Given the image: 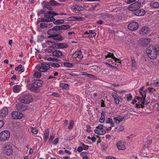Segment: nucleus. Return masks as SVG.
<instances>
[{"label":"nucleus","mask_w":159,"mask_h":159,"mask_svg":"<svg viewBox=\"0 0 159 159\" xmlns=\"http://www.w3.org/2000/svg\"><path fill=\"white\" fill-rule=\"evenodd\" d=\"M64 20H57L53 22V23L56 25H59L63 23Z\"/></svg>","instance_id":"c03bdc74"},{"label":"nucleus","mask_w":159,"mask_h":159,"mask_svg":"<svg viewBox=\"0 0 159 159\" xmlns=\"http://www.w3.org/2000/svg\"><path fill=\"white\" fill-rule=\"evenodd\" d=\"M16 108L18 110L24 111L27 109V107L25 105L21 103H18L16 105Z\"/></svg>","instance_id":"6ab92c4d"},{"label":"nucleus","mask_w":159,"mask_h":159,"mask_svg":"<svg viewBox=\"0 0 159 159\" xmlns=\"http://www.w3.org/2000/svg\"><path fill=\"white\" fill-rule=\"evenodd\" d=\"M50 96H54V97L58 98L60 97V95L57 93L56 92H53L50 95Z\"/></svg>","instance_id":"603ef678"},{"label":"nucleus","mask_w":159,"mask_h":159,"mask_svg":"<svg viewBox=\"0 0 159 159\" xmlns=\"http://www.w3.org/2000/svg\"><path fill=\"white\" fill-rule=\"evenodd\" d=\"M8 109L7 107H4L1 111V116L5 117L7 115Z\"/></svg>","instance_id":"b1692460"},{"label":"nucleus","mask_w":159,"mask_h":159,"mask_svg":"<svg viewBox=\"0 0 159 159\" xmlns=\"http://www.w3.org/2000/svg\"><path fill=\"white\" fill-rule=\"evenodd\" d=\"M118 130L120 131H122L124 130V128L123 126H120L118 128Z\"/></svg>","instance_id":"338daca9"},{"label":"nucleus","mask_w":159,"mask_h":159,"mask_svg":"<svg viewBox=\"0 0 159 159\" xmlns=\"http://www.w3.org/2000/svg\"><path fill=\"white\" fill-rule=\"evenodd\" d=\"M54 137H55L54 134H52L51 135L50 137L49 140L51 141L54 138Z\"/></svg>","instance_id":"69168bd1"},{"label":"nucleus","mask_w":159,"mask_h":159,"mask_svg":"<svg viewBox=\"0 0 159 159\" xmlns=\"http://www.w3.org/2000/svg\"><path fill=\"white\" fill-rule=\"evenodd\" d=\"M10 137L9 132L4 130L1 133V141H4L7 140Z\"/></svg>","instance_id":"0eeeda50"},{"label":"nucleus","mask_w":159,"mask_h":159,"mask_svg":"<svg viewBox=\"0 0 159 159\" xmlns=\"http://www.w3.org/2000/svg\"><path fill=\"white\" fill-rule=\"evenodd\" d=\"M31 131L32 133L35 134H37L38 133V130L36 128L33 127H31Z\"/></svg>","instance_id":"8fccbe9b"},{"label":"nucleus","mask_w":159,"mask_h":159,"mask_svg":"<svg viewBox=\"0 0 159 159\" xmlns=\"http://www.w3.org/2000/svg\"><path fill=\"white\" fill-rule=\"evenodd\" d=\"M150 32L149 28L146 27H144L141 28L139 31V33L142 35L147 34H149Z\"/></svg>","instance_id":"f3484780"},{"label":"nucleus","mask_w":159,"mask_h":159,"mask_svg":"<svg viewBox=\"0 0 159 159\" xmlns=\"http://www.w3.org/2000/svg\"><path fill=\"white\" fill-rule=\"evenodd\" d=\"M2 150L3 152L7 156H10L12 154L13 150L12 146L9 144H5L3 147Z\"/></svg>","instance_id":"20e7f679"},{"label":"nucleus","mask_w":159,"mask_h":159,"mask_svg":"<svg viewBox=\"0 0 159 159\" xmlns=\"http://www.w3.org/2000/svg\"><path fill=\"white\" fill-rule=\"evenodd\" d=\"M116 146L119 150H125V146L124 142L123 141H119L116 143Z\"/></svg>","instance_id":"dca6fc26"},{"label":"nucleus","mask_w":159,"mask_h":159,"mask_svg":"<svg viewBox=\"0 0 159 159\" xmlns=\"http://www.w3.org/2000/svg\"><path fill=\"white\" fill-rule=\"evenodd\" d=\"M83 150V149L81 146H79L77 148V151L79 152H81Z\"/></svg>","instance_id":"0e129e2a"},{"label":"nucleus","mask_w":159,"mask_h":159,"mask_svg":"<svg viewBox=\"0 0 159 159\" xmlns=\"http://www.w3.org/2000/svg\"><path fill=\"white\" fill-rule=\"evenodd\" d=\"M52 54L53 55L56 57H60L62 55V53L61 51L57 50L53 52Z\"/></svg>","instance_id":"c9c22d12"},{"label":"nucleus","mask_w":159,"mask_h":159,"mask_svg":"<svg viewBox=\"0 0 159 159\" xmlns=\"http://www.w3.org/2000/svg\"><path fill=\"white\" fill-rule=\"evenodd\" d=\"M50 66H52L55 68H58L60 66L59 64L57 62L55 63L54 62H51L50 63Z\"/></svg>","instance_id":"37998d69"},{"label":"nucleus","mask_w":159,"mask_h":159,"mask_svg":"<svg viewBox=\"0 0 159 159\" xmlns=\"http://www.w3.org/2000/svg\"><path fill=\"white\" fill-rule=\"evenodd\" d=\"M105 58L107 59L108 58H111L114 60H119V59L116 58L113 53L109 52L108 54L107 55L105 56Z\"/></svg>","instance_id":"7c9ffc66"},{"label":"nucleus","mask_w":159,"mask_h":159,"mask_svg":"<svg viewBox=\"0 0 159 159\" xmlns=\"http://www.w3.org/2000/svg\"><path fill=\"white\" fill-rule=\"evenodd\" d=\"M80 145L81 146H82L83 150H87L88 149V148H89V146L86 145H85L84 143H80Z\"/></svg>","instance_id":"a18cd8bd"},{"label":"nucleus","mask_w":159,"mask_h":159,"mask_svg":"<svg viewBox=\"0 0 159 159\" xmlns=\"http://www.w3.org/2000/svg\"><path fill=\"white\" fill-rule=\"evenodd\" d=\"M44 18L43 19V20L44 22H49L55 20L54 18L52 15L51 11H48L44 15Z\"/></svg>","instance_id":"6e6552de"},{"label":"nucleus","mask_w":159,"mask_h":159,"mask_svg":"<svg viewBox=\"0 0 159 159\" xmlns=\"http://www.w3.org/2000/svg\"><path fill=\"white\" fill-rule=\"evenodd\" d=\"M139 28V24L136 22H133L129 24L128 25V28L131 31L136 30Z\"/></svg>","instance_id":"f8f14e48"},{"label":"nucleus","mask_w":159,"mask_h":159,"mask_svg":"<svg viewBox=\"0 0 159 159\" xmlns=\"http://www.w3.org/2000/svg\"><path fill=\"white\" fill-rule=\"evenodd\" d=\"M86 128H87L86 131L87 132H90L92 131L91 130V127L90 126L87 125L86 126Z\"/></svg>","instance_id":"bf43d9fd"},{"label":"nucleus","mask_w":159,"mask_h":159,"mask_svg":"<svg viewBox=\"0 0 159 159\" xmlns=\"http://www.w3.org/2000/svg\"><path fill=\"white\" fill-rule=\"evenodd\" d=\"M15 70L18 72H23L25 71L24 68L21 65H19L18 67H16Z\"/></svg>","instance_id":"4c0bfd02"},{"label":"nucleus","mask_w":159,"mask_h":159,"mask_svg":"<svg viewBox=\"0 0 159 159\" xmlns=\"http://www.w3.org/2000/svg\"><path fill=\"white\" fill-rule=\"evenodd\" d=\"M24 116V115L19 112L14 111L11 114V117L14 119H20Z\"/></svg>","instance_id":"9d476101"},{"label":"nucleus","mask_w":159,"mask_h":159,"mask_svg":"<svg viewBox=\"0 0 159 159\" xmlns=\"http://www.w3.org/2000/svg\"><path fill=\"white\" fill-rule=\"evenodd\" d=\"M74 124V121L71 120L70 121V123L69 125L68 126V128L69 129H71L73 127V125Z\"/></svg>","instance_id":"864d4df0"},{"label":"nucleus","mask_w":159,"mask_h":159,"mask_svg":"<svg viewBox=\"0 0 159 159\" xmlns=\"http://www.w3.org/2000/svg\"><path fill=\"white\" fill-rule=\"evenodd\" d=\"M132 70H134L136 68V63L135 62V60H132Z\"/></svg>","instance_id":"5fc2aeb1"},{"label":"nucleus","mask_w":159,"mask_h":159,"mask_svg":"<svg viewBox=\"0 0 159 159\" xmlns=\"http://www.w3.org/2000/svg\"><path fill=\"white\" fill-rule=\"evenodd\" d=\"M50 4L53 6H58L60 5L59 3L57 2L54 0H51L49 1Z\"/></svg>","instance_id":"58836bf2"},{"label":"nucleus","mask_w":159,"mask_h":159,"mask_svg":"<svg viewBox=\"0 0 159 159\" xmlns=\"http://www.w3.org/2000/svg\"><path fill=\"white\" fill-rule=\"evenodd\" d=\"M113 120L111 118H108L106 120V123L110 124L111 122H112Z\"/></svg>","instance_id":"680f3d73"},{"label":"nucleus","mask_w":159,"mask_h":159,"mask_svg":"<svg viewBox=\"0 0 159 159\" xmlns=\"http://www.w3.org/2000/svg\"><path fill=\"white\" fill-rule=\"evenodd\" d=\"M141 6V4L140 2H136L130 5L128 7V9L131 11H135L139 9Z\"/></svg>","instance_id":"1a4fd4ad"},{"label":"nucleus","mask_w":159,"mask_h":159,"mask_svg":"<svg viewBox=\"0 0 159 159\" xmlns=\"http://www.w3.org/2000/svg\"><path fill=\"white\" fill-rule=\"evenodd\" d=\"M126 96L127 100L128 101H129L132 99V97L131 94L129 93L126 95Z\"/></svg>","instance_id":"3c124183"},{"label":"nucleus","mask_w":159,"mask_h":159,"mask_svg":"<svg viewBox=\"0 0 159 159\" xmlns=\"http://www.w3.org/2000/svg\"><path fill=\"white\" fill-rule=\"evenodd\" d=\"M54 46V45H52L50 46H49V48L46 49V51L49 53L51 52L52 50L55 49Z\"/></svg>","instance_id":"de8ad7c7"},{"label":"nucleus","mask_w":159,"mask_h":159,"mask_svg":"<svg viewBox=\"0 0 159 159\" xmlns=\"http://www.w3.org/2000/svg\"><path fill=\"white\" fill-rule=\"evenodd\" d=\"M124 118L121 116L114 117L113 118L114 121L116 124H119L121 121H122Z\"/></svg>","instance_id":"c85d7f7f"},{"label":"nucleus","mask_w":159,"mask_h":159,"mask_svg":"<svg viewBox=\"0 0 159 159\" xmlns=\"http://www.w3.org/2000/svg\"><path fill=\"white\" fill-rule=\"evenodd\" d=\"M155 106L157 107V110L159 111V103H156L155 104Z\"/></svg>","instance_id":"774afa93"},{"label":"nucleus","mask_w":159,"mask_h":159,"mask_svg":"<svg viewBox=\"0 0 159 159\" xmlns=\"http://www.w3.org/2000/svg\"><path fill=\"white\" fill-rule=\"evenodd\" d=\"M59 139L58 138H56L52 143L54 145H57L59 141Z\"/></svg>","instance_id":"4d7b16f0"},{"label":"nucleus","mask_w":159,"mask_h":159,"mask_svg":"<svg viewBox=\"0 0 159 159\" xmlns=\"http://www.w3.org/2000/svg\"><path fill=\"white\" fill-rule=\"evenodd\" d=\"M59 86L63 89H69V85L67 84L64 83H60L59 84Z\"/></svg>","instance_id":"e433bc0d"},{"label":"nucleus","mask_w":159,"mask_h":159,"mask_svg":"<svg viewBox=\"0 0 159 159\" xmlns=\"http://www.w3.org/2000/svg\"><path fill=\"white\" fill-rule=\"evenodd\" d=\"M89 33V37L90 38H93L96 35V33L93 30H90Z\"/></svg>","instance_id":"79ce46f5"},{"label":"nucleus","mask_w":159,"mask_h":159,"mask_svg":"<svg viewBox=\"0 0 159 159\" xmlns=\"http://www.w3.org/2000/svg\"><path fill=\"white\" fill-rule=\"evenodd\" d=\"M106 158V159H117L116 158L111 156H107Z\"/></svg>","instance_id":"e2e57ef3"},{"label":"nucleus","mask_w":159,"mask_h":159,"mask_svg":"<svg viewBox=\"0 0 159 159\" xmlns=\"http://www.w3.org/2000/svg\"><path fill=\"white\" fill-rule=\"evenodd\" d=\"M136 0H125V2L128 4H129L132 2L136 1Z\"/></svg>","instance_id":"13d9d810"},{"label":"nucleus","mask_w":159,"mask_h":159,"mask_svg":"<svg viewBox=\"0 0 159 159\" xmlns=\"http://www.w3.org/2000/svg\"><path fill=\"white\" fill-rule=\"evenodd\" d=\"M112 96L114 98L116 104H118L120 102H121L123 100V99L121 97H119L115 93H112Z\"/></svg>","instance_id":"ddd939ff"},{"label":"nucleus","mask_w":159,"mask_h":159,"mask_svg":"<svg viewBox=\"0 0 159 159\" xmlns=\"http://www.w3.org/2000/svg\"><path fill=\"white\" fill-rule=\"evenodd\" d=\"M34 75L36 78H39L41 76V74L38 71H35L34 73Z\"/></svg>","instance_id":"09e8293b"},{"label":"nucleus","mask_w":159,"mask_h":159,"mask_svg":"<svg viewBox=\"0 0 159 159\" xmlns=\"http://www.w3.org/2000/svg\"><path fill=\"white\" fill-rule=\"evenodd\" d=\"M19 100L22 103L28 104L32 101L33 98L32 96L30 94H28L24 95Z\"/></svg>","instance_id":"39448f33"},{"label":"nucleus","mask_w":159,"mask_h":159,"mask_svg":"<svg viewBox=\"0 0 159 159\" xmlns=\"http://www.w3.org/2000/svg\"><path fill=\"white\" fill-rule=\"evenodd\" d=\"M151 39L147 38H141L138 41V43L141 45L145 46L150 42Z\"/></svg>","instance_id":"9b49d317"},{"label":"nucleus","mask_w":159,"mask_h":159,"mask_svg":"<svg viewBox=\"0 0 159 159\" xmlns=\"http://www.w3.org/2000/svg\"><path fill=\"white\" fill-rule=\"evenodd\" d=\"M150 6L152 8H158L159 7V2L154 1L151 2L150 3Z\"/></svg>","instance_id":"bb28decb"},{"label":"nucleus","mask_w":159,"mask_h":159,"mask_svg":"<svg viewBox=\"0 0 159 159\" xmlns=\"http://www.w3.org/2000/svg\"><path fill=\"white\" fill-rule=\"evenodd\" d=\"M36 67L40 72H43L47 71L50 67L49 64L43 63L41 65H36Z\"/></svg>","instance_id":"423d86ee"},{"label":"nucleus","mask_w":159,"mask_h":159,"mask_svg":"<svg viewBox=\"0 0 159 159\" xmlns=\"http://www.w3.org/2000/svg\"><path fill=\"white\" fill-rule=\"evenodd\" d=\"M148 91L150 93H153L156 91L155 89L152 87L148 88Z\"/></svg>","instance_id":"6e6d98bb"},{"label":"nucleus","mask_w":159,"mask_h":159,"mask_svg":"<svg viewBox=\"0 0 159 159\" xmlns=\"http://www.w3.org/2000/svg\"><path fill=\"white\" fill-rule=\"evenodd\" d=\"M134 14L136 16H142L145 14V11L143 9H140L134 12Z\"/></svg>","instance_id":"412c9836"},{"label":"nucleus","mask_w":159,"mask_h":159,"mask_svg":"<svg viewBox=\"0 0 159 159\" xmlns=\"http://www.w3.org/2000/svg\"><path fill=\"white\" fill-rule=\"evenodd\" d=\"M111 129V127H104L102 125L100 124L96 127L93 131L95 134L98 135H102L106 133V130H110Z\"/></svg>","instance_id":"f03ea898"},{"label":"nucleus","mask_w":159,"mask_h":159,"mask_svg":"<svg viewBox=\"0 0 159 159\" xmlns=\"http://www.w3.org/2000/svg\"><path fill=\"white\" fill-rule=\"evenodd\" d=\"M49 133V131L48 129H46L44 132L43 139L45 142H46L48 139Z\"/></svg>","instance_id":"c756f323"},{"label":"nucleus","mask_w":159,"mask_h":159,"mask_svg":"<svg viewBox=\"0 0 159 159\" xmlns=\"http://www.w3.org/2000/svg\"><path fill=\"white\" fill-rule=\"evenodd\" d=\"M67 20L69 21H79L81 20L82 18L80 16H72L68 17Z\"/></svg>","instance_id":"a878e982"},{"label":"nucleus","mask_w":159,"mask_h":159,"mask_svg":"<svg viewBox=\"0 0 159 159\" xmlns=\"http://www.w3.org/2000/svg\"><path fill=\"white\" fill-rule=\"evenodd\" d=\"M52 23H45L43 22L41 23L40 24V27L41 28H50L52 27Z\"/></svg>","instance_id":"5701e85b"},{"label":"nucleus","mask_w":159,"mask_h":159,"mask_svg":"<svg viewBox=\"0 0 159 159\" xmlns=\"http://www.w3.org/2000/svg\"><path fill=\"white\" fill-rule=\"evenodd\" d=\"M55 47L58 49H63L66 48L68 47V45L65 43H57L54 44Z\"/></svg>","instance_id":"4468645a"},{"label":"nucleus","mask_w":159,"mask_h":159,"mask_svg":"<svg viewBox=\"0 0 159 159\" xmlns=\"http://www.w3.org/2000/svg\"><path fill=\"white\" fill-rule=\"evenodd\" d=\"M71 9L72 10H75L79 11L85 10V8L83 7H80L76 5H73L71 6Z\"/></svg>","instance_id":"aec40b11"},{"label":"nucleus","mask_w":159,"mask_h":159,"mask_svg":"<svg viewBox=\"0 0 159 159\" xmlns=\"http://www.w3.org/2000/svg\"><path fill=\"white\" fill-rule=\"evenodd\" d=\"M21 86L20 85H16L13 87V91L14 93L19 92Z\"/></svg>","instance_id":"72a5a7b5"},{"label":"nucleus","mask_w":159,"mask_h":159,"mask_svg":"<svg viewBox=\"0 0 159 159\" xmlns=\"http://www.w3.org/2000/svg\"><path fill=\"white\" fill-rule=\"evenodd\" d=\"M105 112L102 111L101 113V116L99 119V121L101 123H103L105 120Z\"/></svg>","instance_id":"f704fd0d"},{"label":"nucleus","mask_w":159,"mask_h":159,"mask_svg":"<svg viewBox=\"0 0 159 159\" xmlns=\"http://www.w3.org/2000/svg\"><path fill=\"white\" fill-rule=\"evenodd\" d=\"M146 52L150 59L153 60L156 59L157 54H159V45H150L147 48Z\"/></svg>","instance_id":"f257e3e1"},{"label":"nucleus","mask_w":159,"mask_h":159,"mask_svg":"<svg viewBox=\"0 0 159 159\" xmlns=\"http://www.w3.org/2000/svg\"><path fill=\"white\" fill-rule=\"evenodd\" d=\"M147 92V90L144 89V87H142L140 89L139 93L142 96V99H143V101H144V99L146 97V93Z\"/></svg>","instance_id":"a211bd4d"},{"label":"nucleus","mask_w":159,"mask_h":159,"mask_svg":"<svg viewBox=\"0 0 159 159\" xmlns=\"http://www.w3.org/2000/svg\"><path fill=\"white\" fill-rule=\"evenodd\" d=\"M64 66L66 67L72 68L73 66V64L72 63L69 62H65L64 64Z\"/></svg>","instance_id":"49530a36"},{"label":"nucleus","mask_w":159,"mask_h":159,"mask_svg":"<svg viewBox=\"0 0 159 159\" xmlns=\"http://www.w3.org/2000/svg\"><path fill=\"white\" fill-rule=\"evenodd\" d=\"M56 28H57V29L59 30H66L69 29L70 26L68 25H63L60 26H56Z\"/></svg>","instance_id":"cd10ccee"},{"label":"nucleus","mask_w":159,"mask_h":159,"mask_svg":"<svg viewBox=\"0 0 159 159\" xmlns=\"http://www.w3.org/2000/svg\"><path fill=\"white\" fill-rule=\"evenodd\" d=\"M52 37L53 39L58 40L59 41L62 40L61 35L60 34L54 35Z\"/></svg>","instance_id":"2f4dec72"},{"label":"nucleus","mask_w":159,"mask_h":159,"mask_svg":"<svg viewBox=\"0 0 159 159\" xmlns=\"http://www.w3.org/2000/svg\"><path fill=\"white\" fill-rule=\"evenodd\" d=\"M82 74H80L81 75H85L87 76H88L90 78H91L92 79H93L94 80H96L97 79V78L96 76H94V75H92L90 74H89L86 72H82L81 73Z\"/></svg>","instance_id":"473e14b6"},{"label":"nucleus","mask_w":159,"mask_h":159,"mask_svg":"<svg viewBox=\"0 0 159 159\" xmlns=\"http://www.w3.org/2000/svg\"><path fill=\"white\" fill-rule=\"evenodd\" d=\"M80 155L82 157V159H89V157L87 156L86 152H82L81 153Z\"/></svg>","instance_id":"a19ab883"},{"label":"nucleus","mask_w":159,"mask_h":159,"mask_svg":"<svg viewBox=\"0 0 159 159\" xmlns=\"http://www.w3.org/2000/svg\"><path fill=\"white\" fill-rule=\"evenodd\" d=\"M142 100L143 101H142V104H138V103H136V107L137 108H138V107H141L142 108H143L144 107V105H147L148 104V103H145V102H144V101H143V100L142 99Z\"/></svg>","instance_id":"ea45409f"},{"label":"nucleus","mask_w":159,"mask_h":159,"mask_svg":"<svg viewBox=\"0 0 159 159\" xmlns=\"http://www.w3.org/2000/svg\"><path fill=\"white\" fill-rule=\"evenodd\" d=\"M55 44V42L51 41H47L46 42L42 43V45L43 48H46V47H49V45H54Z\"/></svg>","instance_id":"393cba45"},{"label":"nucleus","mask_w":159,"mask_h":159,"mask_svg":"<svg viewBox=\"0 0 159 159\" xmlns=\"http://www.w3.org/2000/svg\"><path fill=\"white\" fill-rule=\"evenodd\" d=\"M42 82L39 80H34L32 84H27V88L32 91H35L37 89L40 87L42 85Z\"/></svg>","instance_id":"7ed1b4c3"},{"label":"nucleus","mask_w":159,"mask_h":159,"mask_svg":"<svg viewBox=\"0 0 159 159\" xmlns=\"http://www.w3.org/2000/svg\"><path fill=\"white\" fill-rule=\"evenodd\" d=\"M83 57V56L81 50L75 52L72 56V58L74 59L76 58L80 59Z\"/></svg>","instance_id":"2eb2a0df"},{"label":"nucleus","mask_w":159,"mask_h":159,"mask_svg":"<svg viewBox=\"0 0 159 159\" xmlns=\"http://www.w3.org/2000/svg\"><path fill=\"white\" fill-rule=\"evenodd\" d=\"M69 74L70 75L73 76H77L81 75L80 74H78L73 73H69Z\"/></svg>","instance_id":"052dcab7"},{"label":"nucleus","mask_w":159,"mask_h":159,"mask_svg":"<svg viewBox=\"0 0 159 159\" xmlns=\"http://www.w3.org/2000/svg\"><path fill=\"white\" fill-rule=\"evenodd\" d=\"M57 30H58L57 28H56V26L52 28V29H50L48 30V34L52 37V36L55 35V34L57 32Z\"/></svg>","instance_id":"4be33fe9"}]
</instances>
